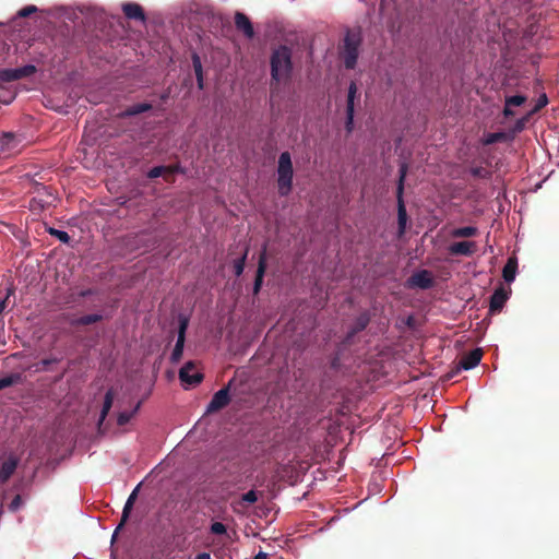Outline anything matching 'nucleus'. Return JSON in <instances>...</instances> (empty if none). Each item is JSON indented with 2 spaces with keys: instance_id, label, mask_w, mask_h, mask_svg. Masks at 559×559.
Wrapping results in <instances>:
<instances>
[{
  "instance_id": "nucleus-1",
  "label": "nucleus",
  "mask_w": 559,
  "mask_h": 559,
  "mask_svg": "<svg viewBox=\"0 0 559 559\" xmlns=\"http://www.w3.org/2000/svg\"><path fill=\"white\" fill-rule=\"evenodd\" d=\"M270 66L272 87L274 83L289 81L293 74L292 49L284 45L275 48L270 58Z\"/></svg>"
},
{
  "instance_id": "nucleus-2",
  "label": "nucleus",
  "mask_w": 559,
  "mask_h": 559,
  "mask_svg": "<svg viewBox=\"0 0 559 559\" xmlns=\"http://www.w3.org/2000/svg\"><path fill=\"white\" fill-rule=\"evenodd\" d=\"M277 175L278 193L282 197H286L292 191L294 176L293 163L289 152H283L280 155Z\"/></svg>"
},
{
  "instance_id": "nucleus-3",
  "label": "nucleus",
  "mask_w": 559,
  "mask_h": 559,
  "mask_svg": "<svg viewBox=\"0 0 559 559\" xmlns=\"http://www.w3.org/2000/svg\"><path fill=\"white\" fill-rule=\"evenodd\" d=\"M360 32L347 31L344 38V46L341 52L346 69H354L358 59V48L360 46Z\"/></svg>"
},
{
  "instance_id": "nucleus-4",
  "label": "nucleus",
  "mask_w": 559,
  "mask_h": 559,
  "mask_svg": "<svg viewBox=\"0 0 559 559\" xmlns=\"http://www.w3.org/2000/svg\"><path fill=\"white\" fill-rule=\"evenodd\" d=\"M408 167L405 163L401 164L399 169V181L396 187L397 199V225L400 235L405 233L407 223V212L403 200L404 181L407 175Z\"/></svg>"
},
{
  "instance_id": "nucleus-5",
  "label": "nucleus",
  "mask_w": 559,
  "mask_h": 559,
  "mask_svg": "<svg viewBox=\"0 0 559 559\" xmlns=\"http://www.w3.org/2000/svg\"><path fill=\"white\" fill-rule=\"evenodd\" d=\"M235 379L229 380L227 385L218 390L216 393H214L211 402L209 403L206 407V413L213 414L216 413L223 408H225L229 402H230V389L234 383Z\"/></svg>"
},
{
  "instance_id": "nucleus-6",
  "label": "nucleus",
  "mask_w": 559,
  "mask_h": 559,
  "mask_svg": "<svg viewBox=\"0 0 559 559\" xmlns=\"http://www.w3.org/2000/svg\"><path fill=\"white\" fill-rule=\"evenodd\" d=\"M36 72V67L26 64L16 69H2L0 70L1 82H12L23 78H28Z\"/></svg>"
},
{
  "instance_id": "nucleus-7",
  "label": "nucleus",
  "mask_w": 559,
  "mask_h": 559,
  "mask_svg": "<svg viewBox=\"0 0 559 559\" xmlns=\"http://www.w3.org/2000/svg\"><path fill=\"white\" fill-rule=\"evenodd\" d=\"M21 140L12 132L3 133L0 136V157L10 156L20 151Z\"/></svg>"
},
{
  "instance_id": "nucleus-8",
  "label": "nucleus",
  "mask_w": 559,
  "mask_h": 559,
  "mask_svg": "<svg viewBox=\"0 0 559 559\" xmlns=\"http://www.w3.org/2000/svg\"><path fill=\"white\" fill-rule=\"evenodd\" d=\"M179 379L188 385H197L203 380V374L195 370L193 361H188L179 370Z\"/></svg>"
},
{
  "instance_id": "nucleus-9",
  "label": "nucleus",
  "mask_w": 559,
  "mask_h": 559,
  "mask_svg": "<svg viewBox=\"0 0 559 559\" xmlns=\"http://www.w3.org/2000/svg\"><path fill=\"white\" fill-rule=\"evenodd\" d=\"M56 201L55 194L47 188L43 187L38 189L37 194L31 200V209L32 210H44L49 207Z\"/></svg>"
},
{
  "instance_id": "nucleus-10",
  "label": "nucleus",
  "mask_w": 559,
  "mask_h": 559,
  "mask_svg": "<svg viewBox=\"0 0 559 559\" xmlns=\"http://www.w3.org/2000/svg\"><path fill=\"white\" fill-rule=\"evenodd\" d=\"M187 328L188 319L180 318L177 342L170 356V360L173 364H177L182 357Z\"/></svg>"
},
{
  "instance_id": "nucleus-11",
  "label": "nucleus",
  "mask_w": 559,
  "mask_h": 559,
  "mask_svg": "<svg viewBox=\"0 0 559 559\" xmlns=\"http://www.w3.org/2000/svg\"><path fill=\"white\" fill-rule=\"evenodd\" d=\"M357 85L355 82H350L347 94V104H346V130L347 132H352L354 128V111L355 105L354 99L357 94Z\"/></svg>"
},
{
  "instance_id": "nucleus-12",
  "label": "nucleus",
  "mask_w": 559,
  "mask_h": 559,
  "mask_svg": "<svg viewBox=\"0 0 559 559\" xmlns=\"http://www.w3.org/2000/svg\"><path fill=\"white\" fill-rule=\"evenodd\" d=\"M409 287H418L428 289L433 285L431 273L427 270H421L414 273L407 281Z\"/></svg>"
},
{
  "instance_id": "nucleus-13",
  "label": "nucleus",
  "mask_w": 559,
  "mask_h": 559,
  "mask_svg": "<svg viewBox=\"0 0 559 559\" xmlns=\"http://www.w3.org/2000/svg\"><path fill=\"white\" fill-rule=\"evenodd\" d=\"M266 264H267L266 246L264 245L259 254L258 269H257V274H255L254 284H253V295H258L261 290V287L263 284V277H264V274L266 271Z\"/></svg>"
},
{
  "instance_id": "nucleus-14",
  "label": "nucleus",
  "mask_w": 559,
  "mask_h": 559,
  "mask_svg": "<svg viewBox=\"0 0 559 559\" xmlns=\"http://www.w3.org/2000/svg\"><path fill=\"white\" fill-rule=\"evenodd\" d=\"M176 173H182V169L179 165L156 166L148 170L147 178L155 179L158 177H164L166 181H173V176Z\"/></svg>"
},
{
  "instance_id": "nucleus-15",
  "label": "nucleus",
  "mask_w": 559,
  "mask_h": 559,
  "mask_svg": "<svg viewBox=\"0 0 559 559\" xmlns=\"http://www.w3.org/2000/svg\"><path fill=\"white\" fill-rule=\"evenodd\" d=\"M483 357V349L475 348L472 352L462 356L459 361V369L469 370L476 367Z\"/></svg>"
},
{
  "instance_id": "nucleus-16",
  "label": "nucleus",
  "mask_w": 559,
  "mask_h": 559,
  "mask_svg": "<svg viewBox=\"0 0 559 559\" xmlns=\"http://www.w3.org/2000/svg\"><path fill=\"white\" fill-rule=\"evenodd\" d=\"M477 250L475 241H459L454 242L449 247V251L453 255H465L471 257Z\"/></svg>"
},
{
  "instance_id": "nucleus-17",
  "label": "nucleus",
  "mask_w": 559,
  "mask_h": 559,
  "mask_svg": "<svg viewBox=\"0 0 559 559\" xmlns=\"http://www.w3.org/2000/svg\"><path fill=\"white\" fill-rule=\"evenodd\" d=\"M235 25H236V28L239 32H242L243 35L247 38H252L253 37L254 29H253L252 23H251V21L249 20V17L245 13L236 12V14H235Z\"/></svg>"
},
{
  "instance_id": "nucleus-18",
  "label": "nucleus",
  "mask_w": 559,
  "mask_h": 559,
  "mask_svg": "<svg viewBox=\"0 0 559 559\" xmlns=\"http://www.w3.org/2000/svg\"><path fill=\"white\" fill-rule=\"evenodd\" d=\"M19 464V460L10 455L5 461H3L0 465V484L7 483L10 477L14 474Z\"/></svg>"
},
{
  "instance_id": "nucleus-19",
  "label": "nucleus",
  "mask_w": 559,
  "mask_h": 559,
  "mask_svg": "<svg viewBox=\"0 0 559 559\" xmlns=\"http://www.w3.org/2000/svg\"><path fill=\"white\" fill-rule=\"evenodd\" d=\"M370 322V314L369 312L365 311L361 312L356 320L354 321L353 326L348 331L346 335V340L349 341L352 337H354L357 333L364 331Z\"/></svg>"
},
{
  "instance_id": "nucleus-20",
  "label": "nucleus",
  "mask_w": 559,
  "mask_h": 559,
  "mask_svg": "<svg viewBox=\"0 0 559 559\" xmlns=\"http://www.w3.org/2000/svg\"><path fill=\"white\" fill-rule=\"evenodd\" d=\"M508 299L507 293L502 289H496L490 297L489 311L491 313L500 312Z\"/></svg>"
},
{
  "instance_id": "nucleus-21",
  "label": "nucleus",
  "mask_w": 559,
  "mask_h": 559,
  "mask_svg": "<svg viewBox=\"0 0 559 559\" xmlns=\"http://www.w3.org/2000/svg\"><path fill=\"white\" fill-rule=\"evenodd\" d=\"M122 11L129 20L144 21L145 14L142 7L138 3L129 2L122 5Z\"/></svg>"
},
{
  "instance_id": "nucleus-22",
  "label": "nucleus",
  "mask_w": 559,
  "mask_h": 559,
  "mask_svg": "<svg viewBox=\"0 0 559 559\" xmlns=\"http://www.w3.org/2000/svg\"><path fill=\"white\" fill-rule=\"evenodd\" d=\"M518 270V260L514 257L508 259L502 270V277L507 283H511L515 278Z\"/></svg>"
},
{
  "instance_id": "nucleus-23",
  "label": "nucleus",
  "mask_w": 559,
  "mask_h": 559,
  "mask_svg": "<svg viewBox=\"0 0 559 559\" xmlns=\"http://www.w3.org/2000/svg\"><path fill=\"white\" fill-rule=\"evenodd\" d=\"M526 102V97L522 95L509 96L506 98V106L503 109L504 117L513 116L514 112L511 107L521 106Z\"/></svg>"
},
{
  "instance_id": "nucleus-24",
  "label": "nucleus",
  "mask_w": 559,
  "mask_h": 559,
  "mask_svg": "<svg viewBox=\"0 0 559 559\" xmlns=\"http://www.w3.org/2000/svg\"><path fill=\"white\" fill-rule=\"evenodd\" d=\"M103 320V316L98 313L85 314L75 319H72L70 324L72 326H84L94 324Z\"/></svg>"
},
{
  "instance_id": "nucleus-25",
  "label": "nucleus",
  "mask_w": 559,
  "mask_h": 559,
  "mask_svg": "<svg viewBox=\"0 0 559 559\" xmlns=\"http://www.w3.org/2000/svg\"><path fill=\"white\" fill-rule=\"evenodd\" d=\"M152 109V105L148 104V103H140V104H134L132 106H129L128 108H126L121 114L120 116L121 117H131V116H136V115H140L142 112H145V111H148Z\"/></svg>"
},
{
  "instance_id": "nucleus-26",
  "label": "nucleus",
  "mask_w": 559,
  "mask_h": 559,
  "mask_svg": "<svg viewBox=\"0 0 559 559\" xmlns=\"http://www.w3.org/2000/svg\"><path fill=\"white\" fill-rule=\"evenodd\" d=\"M192 66L197 76L198 87L202 90L204 86L202 62L199 55L195 52L192 53Z\"/></svg>"
},
{
  "instance_id": "nucleus-27",
  "label": "nucleus",
  "mask_w": 559,
  "mask_h": 559,
  "mask_svg": "<svg viewBox=\"0 0 559 559\" xmlns=\"http://www.w3.org/2000/svg\"><path fill=\"white\" fill-rule=\"evenodd\" d=\"M114 397H115L114 390L109 389L106 392L105 397H104V403H103V407H102V412H100V416H99V424H102L105 420L106 416L108 415V413L112 406V403H114Z\"/></svg>"
},
{
  "instance_id": "nucleus-28",
  "label": "nucleus",
  "mask_w": 559,
  "mask_h": 559,
  "mask_svg": "<svg viewBox=\"0 0 559 559\" xmlns=\"http://www.w3.org/2000/svg\"><path fill=\"white\" fill-rule=\"evenodd\" d=\"M477 234H478V229L474 226H465V227L455 228L451 233V235L454 238H469V237L476 236Z\"/></svg>"
},
{
  "instance_id": "nucleus-29",
  "label": "nucleus",
  "mask_w": 559,
  "mask_h": 559,
  "mask_svg": "<svg viewBox=\"0 0 559 559\" xmlns=\"http://www.w3.org/2000/svg\"><path fill=\"white\" fill-rule=\"evenodd\" d=\"M140 406H141V402H139L131 412L119 413L118 418H117L118 426L127 425L130 421V419L138 413Z\"/></svg>"
},
{
  "instance_id": "nucleus-30",
  "label": "nucleus",
  "mask_w": 559,
  "mask_h": 559,
  "mask_svg": "<svg viewBox=\"0 0 559 559\" xmlns=\"http://www.w3.org/2000/svg\"><path fill=\"white\" fill-rule=\"evenodd\" d=\"M249 248L246 247L242 255L234 261V272L236 276H240L245 270L246 260L248 257Z\"/></svg>"
},
{
  "instance_id": "nucleus-31",
  "label": "nucleus",
  "mask_w": 559,
  "mask_h": 559,
  "mask_svg": "<svg viewBox=\"0 0 559 559\" xmlns=\"http://www.w3.org/2000/svg\"><path fill=\"white\" fill-rule=\"evenodd\" d=\"M136 495H138V488H135L131 495L129 496L124 507H123V511H122V519H121V523H123L124 521H127V519L129 518V514H130V511L133 507V503H134V500L136 499ZM122 524H120L121 526Z\"/></svg>"
},
{
  "instance_id": "nucleus-32",
  "label": "nucleus",
  "mask_w": 559,
  "mask_h": 559,
  "mask_svg": "<svg viewBox=\"0 0 559 559\" xmlns=\"http://www.w3.org/2000/svg\"><path fill=\"white\" fill-rule=\"evenodd\" d=\"M22 381L21 373H11L0 379V390L20 383Z\"/></svg>"
},
{
  "instance_id": "nucleus-33",
  "label": "nucleus",
  "mask_w": 559,
  "mask_h": 559,
  "mask_svg": "<svg viewBox=\"0 0 559 559\" xmlns=\"http://www.w3.org/2000/svg\"><path fill=\"white\" fill-rule=\"evenodd\" d=\"M49 235L56 237L58 240H60L62 243H69L71 238L69 234L64 230L56 229L53 227H50L48 229Z\"/></svg>"
},
{
  "instance_id": "nucleus-34",
  "label": "nucleus",
  "mask_w": 559,
  "mask_h": 559,
  "mask_svg": "<svg viewBox=\"0 0 559 559\" xmlns=\"http://www.w3.org/2000/svg\"><path fill=\"white\" fill-rule=\"evenodd\" d=\"M504 139H506V134L503 132L488 133L484 140V144L491 145L497 142L503 141Z\"/></svg>"
},
{
  "instance_id": "nucleus-35",
  "label": "nucleus",
  "mask_w": 559,
  "mask_h": 559,
  "mask_svg": "<svg viewBox=\"0 0 559 559\" xmlns=\"http://www.w3.org/2000/svg\"><path fill=\"white\" fill-rule=\"evenodd\" d=\"M210 531L212 534H215V535H223V534H226L227 532V528L226 526L221 523V522H213L211 524V527H210Z\"/></svg>"
},
{
  "instance_id": "nucleus-36",
  "label": "nucleus",
  "mask_w": 559,
  "mask_h": 559,
  "mask_svg": "<svg viewBox=\"0 0 559 559\" xmlns=\"http://www.w3.org/2000/svg\"><path fill=\"white\" fill-rule=\"evenodd\" d=\"M471 174L474 176V177H478V178H489L490 177V171L487 170L486 168L484 167H473L471 169Z\"/></svg>"
},
{
  "instance_id": "nucleus-37",
  "label": "nucleus",
  "mask_w": 559,
  "mask_h": 559,
  "mask_svg": "<svg viewBox=\"0 0 559 559\" xmlns=\"http://www.w3.org/2000/svg\"><path fill=\"white\" fill-rule=\"evenodd\" d=\"M548 104V98L546 96V94H543L538 97L534 108L531 110L530 114H535L537 111H539L542 108H544L546 105Z\"/></svg>"
},
{
  "instance_id": "nucleus-38",
  "label": "nucleus",
  "mask_w": 559,
  "mask_h": 559,
  "mask_svg": "<svg viewBox=\"0 0 559 559\" xmlns=\"http://www.w3.org/2000/svg\"><path fill=\"white\" fill-rule=\"evenodd\" d=\"M241 500L252 504L258 501V495L254 490H249L248 492L241 496Z\"/></svg>"
},
{
  "instance_id": "nucleus-39",
  "label": "nucleus",
  "mask_w": 559,
  "mask_h": 559,
  "mask_svg": "<svg viewBox=\"0 0 559 559\" xmlns=\"http://www.w3.org/2000/svg\"><path fill=\"white\" fill-rule=\"evenodd\" d=\"M58 362L57 358H45L37 364L36 370H47L48 366Z\"/></svg>"
},
{
  "instance_id": "nucleus-40",
  "label": "nucleus",
  "mask_w": 559,
  "mask_h": 559,
  "mask_svg": "<svg viewBox=\"0 0 559 559\" xmlns=\"http://www.w3.org/2000/svg\"><path fill=\"white\" fill-rule=\"evenodd\" d=\"M37 11V8L35 5H27L23 9H21L17 13L19 16L21 17H27L29 16L31 14L35 13Z\"/></svg>"
},
{
  "instance_id": "nucleus-41",
  "label": "nucleus",
  "mask_w": 559,
  "mask_h": 559,
  "mask_svg": "<svg viewBox=\"0 0 559 559\" xmlns=\"http://www.w3.org/2000/svg\"><path fill=\"white\" fill-rule=\"evenodd\" d=\"M14 294V288L10 287L8 289L7 296L4 299L0 300V316L3 313L4 309L7 308V301L11 295Z\"/></svg>"
},
{
  "instance_id": "nucleus-42",
  "label": "nucleus",
  "mask_w": 559,
  "mask_h": 559,
  "mask_svg": "<svg viewBox=\"0 0 559 559\" xmlns=\"http://www.w3.org/2000/svg\"><path fill=\"white\" fill-rule=\"evenodd\" d=\"M21 504V497L17 495L13 498V500L11 501V503L9 504V509L11 511H16L19 509Z\"/></svg>"
},
{
  "instance_id": "nucleus-43",
  "label": "nucleus",
  "mask_w": 559,
  "mask_h": 559,
  "mask_svg": "<svg viewBox=\"0 0 559 559\" xmlns=\"http://www.w3.org/2000/svg\"><path fill=\"white\" fill-rule=\"evenodd\" d=\"M94 294H96V290H95V289H93V288H87V289H83V290H81V292L79 293V296H80V297H82V298H84V297H87V296H92V295H94Z\"/></svg>"
},
{
  "instance_id": "nucleus-44",
  "label": "nucleus",
  "mask_w": 559,
  "mask_h": 559,
  "mask_svg": "<svg viewBox=\"0 0 559 559\" xmlns=\"http://www.w3.org/2000/svg\"><path fill=\"white\" fill-rule=\"evenodd\" d=\"M195 559H212L209 552H201L197 555Z\"/></svg>"
},
{
  "instance_id": "nucleus-45",
  "label": "nucleus",
  "mask_w": 559,
  "mask_h": 559,
  "mask_svg": "<svg viewBox=\"0 0 559 559\" xmlns=\"http://www.w3.org/2000/svg\"><path fill=\"white\" fill-rule=\"evenodd\" d=\"M525 121H526V119H525V118L518 120V122H516V129H518V130H522V129L524 128Z\"/></svg>"
},
{
  "instance_id": "nucleus-46",
  "label": "nucleus",
  "mask_w": 559,
  "mask_h": 559,
  "mask_svg": "<svg viewBox=\"0 0 559 559\" xmlns=\"http://www.w3.org/2000/svg\"><path fill=\"white\" fill-rule=\"evenodd\" d=\"M253 559H267V555L260 551Z\"/></svg>"
}]
</instances>
